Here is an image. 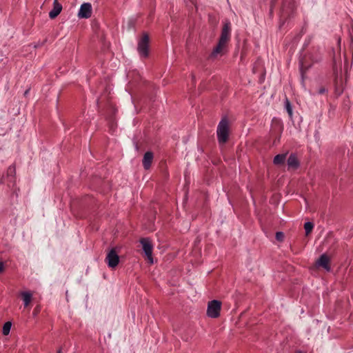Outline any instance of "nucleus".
I'll list each match as a JSON object with an SVG mask.
<instances>
[{"instance_id":"nucleus-19","label":"nucleus","mask_w":353,"mask_h":353,"mask_svg":"<svg viewBox=\"0 0 353 353\" xmlns=\"http://www.w3.org/2000/svg\"><path fill=\"white\" fill-rule=\"evenodd\" d=\"M11 326L12 323L10 321H7L4 323L2 329V333L3 335H8L10 333Z\"/></svg>"},{"instance_id":"nucleus-21","label":"nucleus","mask_w":353,"mask_h":353,"mask_svg":"<svg viewBox=\"0 0 353 353\" xmlns=\"http://www.w3.org/2000/svg\"><path fill=\"white\" fill-rule=\"evenodd\" d=\"M275 238L278 241H283L284 239V233L283 232H276Z\"/></svg>"},{"instance_id":"nucleus-15","label":"nucleus","mask_w":353,"mask_h":353,"mask_svg":"<svg viewBox=\"0 0 353 353\" xmlns=\"http://www.w3.org/2000/svg\"><path fill=\"white\" fill-rule=\"evenodd\" d=\"M16 174V168L14 164L10 165L7 170V177L10 179V182H14V176Z\"/></svg>"},{"instance_id":"nucleus-20","label":"nucleus","mask_w":353,"mask_h":353,"mask_svg":"<svg viewBox=\"0 0 353 353\" xmlns=\"http://www.w3.org/2000/svg\"><path fill=\"white\" fill-rule=\"evenodd\" d=\"M313 228H314L313 223H312L310 221L305 222L304 224L305 234L308 235L312 232Z\"/></svg>"},{"instance_id":"nucleus-25","label":"nucleus","mask_w":353,"mask_h":353,"mask_svg":"<svg viewBox=\"0 0 353 353\" xmlns=\"http://www.w3.org/2000/svg\"><path fill=\"white\" fill-rule=\"evenodd\" d=\"M57 353H62L61 348H59V349L57 350Z\"/></svg>"},{"instance_id":"nucleus-26","label":"nucleus","mask_w":353,"mask_h":353,"mask_svg":"<svg viewBox=\"0 0 353 353\" xmlns=\"http://www.w3.org/2000/svg\"><path fill=\"white\" fill-rule=\"evenodd\" d=\"M40 45H35L34 46V48H37L38 46H39Z\"/></svg>"},{"instance_id":"nucleus-9","label":"nucleus","mask_w":353,"mask_h":353,"mask_svg":"<svg viewBox=\"0 0 353 353\" xmlns=\"http://www.w3.org/2000/svg\"><path fill=\"white\" fill-rule=\"evenodd\" d=\"M227 45L218 41L216 46L213 49L212 52L210 54V59H214L217 57L218 55H223L225 53Z\"/></svg>"},{"instance_id":"nucleus-23","label":"nucleus","mask_w":353,"mask_h":353,"mask_svg":"<svg viewBox=\"0 0 353 353\" xmlns=\"http://www.w3.org/2000/svg\"><path fill=\"white\" fill-rule=\"evenodd\" d=\"M325 92H326L325 88H321L319 90L318 93H319V94H324Z\"/></svg>"},{"instance_id":"nucleus-3","label":"nucleus","mask_w":353,"mask_h":353,"mask_svg":"<svg viewBox=\"0 0 353 353\" xmlns=\"http://www.w3.org/2000/svg\"><path fill=\"white\" fill-rule=\"evenodd\" d=\"M149 35L147 33H143L138 41L137 52L141 58H147L149 56Z\"/></svg>"},{"instance_id":"nucleus-29","label":"nucleus","mask_w":353,"mask_h":353,"mask_svg":"<svg viewBox=\"0 0 353 353\" xmlns=\"http://www.w3.org/2000/svg\"><path fill=\"white\" fill-rule=\"evenodd\" d=\"M299 353H301V352H299Z\"/></svg>"},{"instance_id":"nucleus-24","label":"nucleus","mask_w":353,"mask_h":353,"mask_svg":"<svg viewBox=\"0 0 353 353\" xmlns=\"http://www.w3.org/2000/svg\"><path fill=\"white\" fill-rule=\"evenodd\" d=\"M29 92V89L26 90L24 92V95L26 96Z\"/></svg>"},{"instance_id":"nucleus-28","label":"nucleus","mask_w":353,"mask_h":353,"mask_svg":"<svg viewBox=\"0 0 353 353\" xmlns=\"http://www.w3.org/2000/svg\"><path fill=\"white\" fill-rule=\"evenodd\" d=\"M1 182H2V181H1V178L0 177V183H1Z\"/></svg>"},{"instance_id":"nucleus-27","label":"nucleus","mask_w":353,"mask_h":353,"mask_svg":"<svg viewBox=\"0 0 353 353\" xmlns=\"http://www.w3.org/2000/svg\"><path fill=\"white\" fill-rule=\"evenodd\" d=\"M190 2L193 3L194 0H189Z\"/></svg>"},{"instance_id":"nucleus-10","label":"nucleus","mask_w":353,"mask_h":353,"mask_svg":"<svg viewBox=\"0 0 353 353\" xmlns=\"http://www.w3.org/2000/svg\"><path fill=\"white\" fill-rule=\"evenodd\" d=\"M316 265L323 268L327 272H330V258L326 254H322L316 261Z\"/></svg>"},{"instance_id":"nucleus-4","label":"nucleus","mask_w":353,"mask_h":353,"mask_svg":"<svg viewBox=\"0 0 353 353\" xmlns=\"http://www.w3.org/2000/svg\"><path fill=\"white\" fill-rule=\"evenodd\" d=\"M221 302L218 300H212L208 302L207 307V315L213 319L220 316Z\"/></svg>"},{"instance_id":"nucleus-14","label":"nucleus","mask_w":353,"mask_h":353,"mask_svg":"<svg viewBox=\"0 0 353 353\" xmlns=\"http://www.w3.org/2000/svg\"><path fill=\"white\" fill-rule=\"evenodd\" d=\"M287 153L285 154H279L274 157L273 159V163L274 165H283L286 159Z\"/></svg>"},{"instance_id":"nucleus-8","label":"nucleus","mask_w":353,"mask_h":353,"mask_svg":"<svg viewBox=\"0 0 353 353\" xmlns=\"http://www.w3.org/2000/svg\"><path fill=\"white\" fill-rule=\"evenodd\" d=\"M92 14V6L90 3H83L79 9L78 16L79 18L88 19Z\"/></svg>"},{"instance_id":"nucleus-11","label":"nucleus","mask_w":353,"mask_h":353,"mask_svg":"<svg viewBox=\"0 0 353 353\" xmlns=\"http://www.w3.org/2000/svg\"><path fill=\"white\" fill-rule=\"evenodd\" d=\"M287 164L288 170H296L299 168L300 166V162L296 154H290L288 159H287Z\"/></svg>"},{"instance_id":"nucleus-5","label":"nucleus","mask_w":353,"mask_h":353,"mask_svg":"<svg viewBox=\"0 0 353 353\" xmlns=\"http://www.w3.org/2000/svg\"><path fill=\"white\" fill-rule=\"evenodd\" d=\"M231 32L232 26L230 21L225 20L219 41L227 45L231 37Z\"/></svg>"},{"instance_id":"nucleus-18","label":"nucleus","mask_w":353,"mask_h":353,"mask_svg":"<svg viewBox=\"0 0 353 353\" xmlns=\"http://www.w3.org/2000/svg\"><path fill=\"white\" fill-rule=\"evenodd\" d=\"M285 108L290 118L292 117V106L288 98H285L284 101Z\"/></svg>"},{"instance_id":"nucleus-16","label":"nucleus","mask_w":353,"mask_h":353,"mask_svg":"<svg viewBox=\"0 0 353 353\" xmlns=\"http://www.w3.org/2000/svg\"><path fill=\"white\" fill-rule=\"evenodd\" d=\"M21 294L23 298L24 306L27 307L32 300V294L30 292H22Z\"/></svg>"},{"instance_id":"nucleus-7","label":"nucleus","mask_w":353,"mask_h":353,"mask_svg":"<svg viewBox=\"0 0 353 353\" xmlns=\"http://www.w3.org/2000/svg\"><path fill=\"white\" fill-rule=\"evenodd\" d=\"M105 262L108 266L111 268H116L119 263V256L114 248H112L107 254Z\"/></svg>"},{"instance_id":"nucleus-17","label":"nucleus","mask_w":353,"mask_h":353,"mask_svg":"<svg viewBox=\"0 0 353 353\" xmlns=\"http://www.w3.org/2000/svg\"><path fill=\"white\" fill-rule=\"evenodd\" d=\"M309 68H310V66L304 65L303 61H299V70H300V73L301 75V79H302L303 83L304 81L305 74L306 73V72Z\"/></svg>"},{"instance_id":"nucleus-1","label":"nucleus","mask_w":353,"mask_h":353,"mask_svg":"<svg viewBox=\"0 0 353 353\" xmlns=\"http://www.w3.org/2000/svg\"><path fill=\"white\" fill-rule=\"evenodd\" d=\"M277 0H271L270 12L272 11L273 7ZM299 6V0H283L282 6L280 11V18L284 24L285 21L293 19L296 16L297 8Z\"/></svg>"},{"instance_id":"nucleus-22","label":"nucleus","mask_w":353,"mask_h":353,"mask_svg":"<svg viewBox=\"0 0 353 353\" xmlns=\"http://www.w3.org/2000/svg\"><path fill=\"white\" fill-rule=\"evenodd\" d=\"M4 271V263L2 261H0V273H2Z\"/></svg>"},{"instance_id":"nucleus-2","label":"nucleus","mask_w":353,"mask_h":353,"mask_svg":"<svg viewBox=\"0 0 353 353\" xmlns=\"http://www.w3.org/2000/svg\"><path fill=\"white\" fill-rule=\"evenodd\" d=\"M230 123L227 117H224L219 121L216 129V137L220 145L225 144L229 139Z\"/></svg>"},{"instance_id":"nucleus-12","label":"nucleus","mask_w":353,"mask_h":353,"mask_svg":"<svg viewBox=\"0 0 353 353\" xmlns=\"http://www.w3.org/2000/svg\"><path fill=\"white\" fill-rule=\"evenodd\" d=\"M62 5L58 2V0H54L53 8L49 12V17L50 19L56 18L62 10Z\"/></svg>"},{"instance_id":"nucleus-6","label":"nucleus","mask_w":353,"mask_h":353,"mask_svg":"<svg viewBox=\"0 0 353 353\" xmlns=\"http://www.w3.org/2000/svg\"><path fill=\"white\" fill-rule=\"evenodd\" d=\"M143 251L150 263H153L152 249L153 246L149 239L143 238L140 240Z\"/></svg>"},{"instance_id":"nucleus-13","label":"nucleus","mask_w":353,"mask_h":353,"mask_svg":"<svg viewBox=\"0 0 353 353\" xmlns=\"http://www.w3.org/2000/svg\"><path fill=\"white\" fill-rule=\"evenodd\" d=\"M154 159V154L152 152L148 151L146 152L142 160L143 166L145 170H148L151 167V164L152 163Z\"/></svg>"}]
</instances>
